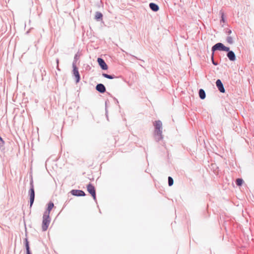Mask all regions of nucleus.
<instances>
[{"label":"nucleus","mask_w":254,"mask_h":254,"mask_svg":"<svg viewBox=\"0 0 254 254\" xmlns=\"http://www.w3.org/2000/svg\"><path fill=\"white\" fill-rule=\"evenodd\" d=\"M96 89L98 92L102 93L105 92L106 91V88H105V86L103 84H101V83L98 84L96 85Z\"/></svg>","instance_id":"11"},{"label":"nucleus","mask_w":254,"mask_h":254,"mask_svg":"<svg viewBox=\"0 0 254 254\" xmlns=\"http://www.w3.org/2000/svg\"><path fill=\"white\" fill-rule=\"evenodd\" d=\"M217 50L222 51H228L229 50V48L225 46L221 43H218L214 45L212 47V53L214 54V52Z\"/></svg>","instance_id":"3"},{"label":"nucleus","mask_w":254,"mask_h":254,"mask_svg":"<svg viewBox=\"0 0 254 254\" xmlns=\"http://www.w3.org/2000/svg\"><path fill=\"white\" fill-rule=\"evenodd\" d=\"M231 33H232V31H231V30H228V33L229 34H231Z\"/></svg>","instance_id":"23"},{"label":"nucleus","mask_w":254,"mask_h":254,"mask_svg":"<svg viewBox=\"0 0 254 254\" xmlns=\"http://www.w3.org/2000/svg\"><path fill=\"white\" fill-rule=\"evenodd\" d=\"M103 15L100 12H96L95 14V19L97 20L101 19Z\"/></svg>","instance_id":"17"},{"label":"nucleus","mask_w":254,"mask_h":254,"mask_svg":"<svg viewBox=\"0 0 254 254\" xmlns=\"http://www.w3.org/2000/svg\"><path fill=\"white\" fill-rule=\"evenodd\" d=\"M243 180L242 179H238L236 180V184L238 186H240L242 185Z\"/></svg>","instance_id":"20"},{"label":"nucleus","mask_w":254,"mask_h":254,"mask_svg":"<svg viewBox=\"0 0 254 254\" xmlns=\"http://www.w3.org/2000/svg\"><path fill=\"white\" fill-rule=\"evenodd\" d=\"M87 188L88 191L91 194V195L93 197V199L94 200H95L96 199V194H95V190L94 187L90 184L87 186Z\"/></svg>","instance_id":"6"},{"label":"nucleus","mask_w":254,"mask_h":254,"mask_svg":"<svg viewBox=\"0 0 254 254\" xmlns=\"http://www.w3.org/2000/svg\"><path fill=\"white\" fill-rule=\"evenodd\" d=\"M29 195H30V206H31L33 203L35 197V192L34 186L32 183H31L30 184V189L29 190Z\"/></svg>","instance_id":"4"},{"label":"nucleus","mask_w":254,"mask_h":254,"mask_svg":"<svg viewBox=\"0 0 254 254\" xmlns=\"http://www.w3.org/2000/svg\"><path fill=\"white\" fill-rule=\"evenodd\" d=\"M227 52L228 53L227 56L229 60L231 61H235L236 60V57L234 52L232 51H230V50Z\"/></svg>","instance_id":"10"},{"label":"nucleus","mask_w":254,"mask_h":254,"mask_svg":"<svg viewBox=\"0 0 254 254\" xmlns=\"http://www.w3.org/2000/svg\"><path fill=\"white\" fill-rule=\"evenodd\" d=\"M226 40L227 42L230 44H233L234 43L233 39L231 36H228Z\"/></svg>","instance_id":"18"},{"label":"nucleus","mask_w":254,"mask_h":254,"mask_svg":"<svg viewBox=\"0 0 254 254\" xmlns=\"http://www.w3.org/2000/svg\"><path fill=\"white\" fill-rule=\"evenodd\" d=\"M71 193L73 195L77 196H82L85 195L84 192L81 190H73L71 191Z\"/></svg>","instance_id":"9"},{"label":"nucleus","mask_w":254,"mask_h":254,"mask_svg":"<svg viewBox=\"0 0 254 254\" xmlns=\"http://www.w3.org/2000/svg\"><path fill=\"white\" fill-rule=\"evenodd\" d=\"M97 62L99 65L100 66L101 68L103 70H107L108 69V65L106 64V63L105 62V61L101 58H98Z\"/></svg>","instance_id":"7"},{"label":"nucleus","mask_w":254,"mask_h":254,"mask_svg":"<svg viewBox=\"0 0 254 254\" xmlns=\"http://www.w3.org/2000/svg\"><path fill=\"white\" fill-rule=\"evenodd\" d=\"M155 126L154 135L157 140L159 141L163 138L162 123L160 121H157L154 124Z\"/></svg>","instance_id":"1"},{"label":"nucleus","mask_w":254,"mask_h":254,"mask_svg":"<svg viewBox=\"0 0 254 254\" xmlns=\"http://www.w3.org/2000/svg\"><path fill=\"white\" fill-rule=\"evenodd\" d=\"M221 21L223 22H225L224 14L223 12L221 13Z\"/></svg>","instance_id":"22"},{"label":"nucleus","mask_w":254,"mask_h":254,"mask_svg":"<svg viewBox=\"0 0 254 254\" xmlns=\"http://www.w3.org/2000/svg\"><path fill=\"white\" fill-rule=\"evenodd\" d=\"M102 76L105 78H107L108 79H112L116 77L114 75H111L109 74H107L106 73H102Z\"/></svg>","instance_id":"16"},{"label":"nucleus","mask_w":254,"mask_h":254,"mask_svg":"<svg viewBox=\"0 0 254 254\" xmlns=\"http://www.w3.org/2000/svg\"><path fill=\"white\" fill-rule=\"evenodd\" d=\"M0 140L2 141V138L0 136Z\"/></svg>","instance_id":"25"},{"label":"nucleus","mask_w":254,"mask_h":254,"mask_svg":"<svg viewBox=\"0 0 254 254\" xmlns=\"http://www.w3.org/2000/svg\"><path fill=\"white\" fill-rule=\"evenodd\" d=\"M53 207H54V203L53 202H51L49 203L47 210L46 212H45V213H48V215H49L50 211L52 209Z\"/></svg>","instance_id":"14"},{"label":"nucleus","mask_w":254,"mask_h":254,"mask_svg":"<svg viewBox=\"0 0 254 254\" xmlns=\"http://www.w3.org/2000/svg\"><path fill=\"white\" fill-rule=\"evenodd\" d=\"M174 180L171 177L168 178V185L169 186H172L173 185Z\"/></svg>","instance_id":"19"},{"label":"nucleus","mask_w":254,"mask_h":254,"mask_svg":"<svg viewBox=\"0 0 254 254\" xmlns=\"http://www.w3.org/2000/svg\"><path fill=\"white\" fill-rule=\"evenodd\" d=\"M149 7L154 11H157L159 10L158 5L154 3H150Z\"/></svg>","instance_id":"12"},{"label":"nucleus","mask_w":254,"mask_h":254,"mask_svg":"<svg viewBox=\"0 0 254 254\" xmlns=\"http://www.w3.org/2000/svg\"><path fill=\"white\" fill-rule=\"evenodd\" d=\"M213 56H214V54H213V53H212V57H211V60H212V63H213V64L214 65H217V63H216L214 62V59H213Z\"/></svg>","instance_id":"21"},{"label":"nucleus","mask_w":254,"mask_h":254,"mask_svg":"<svg viewBox=\"0 0 254 254\" xmlns=\"http://www.w3.org/2000/svg\"><path fill=\"white\" fill-rule=\"evenodd\" d=\"M199 96L200 99H204L206 97V94L204 90L200 89L199 91Z\"/></svg>","instance_id":"13"},{"label":"nucleus","mask_w":254,"mask_h":254,"mask_svg":"<svg viewBox=\"0 0 254 254\" xmlns=\"http://www.w3.org/2000/svg\"><path fill=\"white\" fill-rule=\"evenodd\" d=\"M72 67H73V73L75 77L76 78V82L78 83L80 80V75L78 70V68L76 67L75 65V63H73L72 64Z\"/></svg>","instance_id":"5"},{"label":"nucleus","mask_w":254,"mask_h":254,"mask_svg":"<svg viewBox=\"0 0 254 254\" xmlns=\"http://www.w3.org/2000/svg\"><path fill=\"white\" fill-rule=\"evenodd\" d=\"M59 60H58V59H57V64H58H58H59Z\"/></svg>","instance_id":"24"},{"label":"nucleus","mask_w":254,"mask_h":254,"mask_svg":"<svg viewBox=\"0 0 254 254\" xmlns=\"http://www.w3.org/2000/svg\"><path fill=\"white\" fill-rule=\"evenodd\" d=\"M50 221V216L48 215V213H44L43 216L42 225V229L43 231H45L48 229Z\"/></svg>","instance_id":"2"},{"label":"nucleus","mask_w":254,"mask_h":254,"mask_svg":"<svg viewBox=\"0 0 254 254\" xmlns=\"http://www.w3.org/2000/svg\"><path fill=\"white\" fill-rule=\"evenodd\" d=\"M216 86L221 93H224L225 92V88L223 84L220 79H217L216 82Z\"/></svg>","instance_id":"8"},{"label":"nucleus","mask_w":254,"mask_h":254,"mask_svg":"<svg viewBox=\"0 0 254 254\" xmlns=\"http://www.w3.org/2000/svg\"><path fill=\"white\" fill-rule=\"evenodd\" d=\"M25 247L26 250V254H31L30 251V248L29 246V243L27 238L25 239Z\"/></svg>","instance_id":"15"}]
</instances>
